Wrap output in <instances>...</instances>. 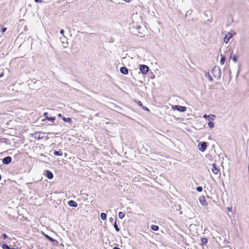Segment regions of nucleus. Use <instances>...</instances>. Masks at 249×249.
<instances>
[{"label":"nucleus","mask_w":249,"mask_h":249,"mask_svg":"<svg viewBox=\"0 0 249 249\" xmlns=\"http://www.w3.org/2000/svg\"><path fill=\"white\" fill-rule=\"evenodd\" d=\"M129 29L131 33L134 35L137 36H140L141 37L143 36L142 35L143 33L142 32V28L140 25H137L136 26L132 25L130 27H129Z\"/></svg>","instance_id":"1"},{"label":"nucleus","mask_w":249,"mask_h":249,"mask_svg":"<svg viewBox=\"0 0 249 249\" xmlns=\"http://www.w3.org/2000/svg\"><path fill=\"white\" fill-rule=\"evenodd\" d=\"M212 72L213 76L215 78L218 79L220 78L221 71L219 67L217 66L214 67L212 70Z\"/></svg>","instance_id":"2"},{"label":"nucleus","mask_w":249,"mask_h":249,"mask_svg":"<svg viewBox=\"0 0 249 249\" xmlns=\"http://www.w3.org/2000/svg\"><path fill=\"white\" fill-rule=\"evenodd\" d=\"M207 146V143L206 142H200L198 145L199 150L201 152L205 151Z\"/></svg>","instance_id":"3"},{"label":"nucleus","mask_w":249,"mask_h":249,"mask_svg":"<svg viewBox=\"0 0 249 249\" xmlns=\"http://www.w3.org/2000/svg\"><path fill=\"white\" fill-rule=\"evenodd\" d=\"M140 70L143 74H146L149 70V67L145 65H141L140 66Z\"/></svg>","instance_id":"4"},{"label":"nucleus","mask_w":249,"mask_h":249,"mask_svg":"<svg viewBox=\"0 0 249 249\" xmlns=\"http://www.w3.org/2000/svg\"><path fill=\"white\" fill-rule=\"evenodd\" d=\"M173 109H176L180 112H183L186 110V107L183 106H174L173 107Z\"/></svg>","instance_id":"5"},{"label":"nucleus","mask_w":249,"mask_h":249,"mask_svg":"<svg viewBox=\"0 0 249 249\" xmlns=\"http://www.w3.org/2000/svg\"><path fill=\"white\" fill-rule=\"evenodd\" d=\"M44 175L49 179H52L53 177V174L49 170H45Z\"/></svg>","instance_id":"6"},{"label":"nucleus","mask_w":249,"mask_h":249,"mask_svg":"<svg viewBox=\"0 0 249 249\" xmlns=\"http://www.w3.org/2000/svg\"><path fill=\"white\" fill-rule=\"evenodd\" d=\"M12 161V158L10 156H7L2 159V163L4 164H8Z\"/></svg>","instance_id":"7"},{"label":"nucleus","mask_w":249,"mask_h":249,"mask_svg":"<svg viewBox=\"0 0 249 249\" xmlns=\"http://www.w3.org/2000/svg\"><path fill=\"white\" fill-rule=\"evenodd\" d=\"M232 35L231 33H230V32H228L227 34L225 35V36L224 38V41L226 43H227L230 39L231 38Z\"/></svg>","instance_id":"8"},{"label":"nucleus","mask_w":249,"mask_h":249,"mask_svg":"<svg viewBox=\"0 0 249 249\" xmlns=\"http://www.w3.org/2000/svg\"><path fill=\"white\" fill-rule=\"evenodd\" d=\"M44 133L42 132H37L35 133V138L36 139H42L44 137Z\"/></svg>","instance_id":"9"},{"label":"nucleus","mask_w":249,"mask_h":249,"mask_svg":"<svg viewBox=\"0 0 249 249\" xmlns=\"http://www.w3.org/2000/svg\"><path fill=\"white\" fill-rule=\"evenodd\" d=\"M212 166H213V169H212L213 172V174H214L215 175H217L219 172V169L217 167L216 164L213 163L212 164Z\"/></svg>","instance_id":"10"},{"label":"nucleus","mask_w":249,"mask_h":249,"mask_svg":"<svg viewBox=\"0 0 249 249\" xmlns=\"http://www.w3.org/2000/svg\"><path fill=\"white\" fill-rule=\"evenodd\" d=\"M199 202L201 203V204L203 206H206L207 205V202L205 200V198L204 196H201L199 198Z\"/></svg>","instance_id":"11"},{"label":"nucleus","mask_w":249,"mask_h":249,"mask_svg":"<svg viewBox=\"0 0 249 249\" xmlns=\"http://www.w3.org/2000/svg\"><path fill=\"white\" fill-rule=\"evenodd\" d=\"M58 117L62 118L63 120L65 122L71 123V118H69V117L66 118V117H63L62 114L60 113L58 114Z\"/></svg>","instance_id":"12"},{"label":"nucleus","mask_w":249,"mask_h":249,"mask_svg":"<svg viewBox=\"0 0 249 249\" xmlns=\"http://www.w3.org/2000/svg\"><path fill=\"white\" fill-rule=\"evenodd\" d=\"M68 205L72 207H76L77 206V203L73 200H70L68 202Z\"/></svg>","instance_id":"13"},{"label":"nucleus","mask_w":249,"mask_h":249,"mask_svg":"<svg viewBox=\"0 0 249 249\" xmlns=\"http://www.w3.org/2000/svg\"><path fill=\"white\" fill-rule=\"evenodd\" d=\"M44 236L47 239H48L51 242H53L56 241L54 239H53V238L49 236L48 234H44Z\"/></svg>","instance_id":"14"},{"label":"nucleus","mask_w":249,"mask_h":249,"mask_svg":"<svg viewBox=\"0 0 249 249\" xmlns=\"http://www.w3.org/2000/svg\"><path fill=\"white\" fill-rule=\"evenodd\" d=\"M53 154L55 156H61L62 155V152L61 151H54Z\"/></svg>","instance_id":"15"},{"label":"nucleus","mask_w":249,"mask_h":249,"mask_svg":"<svg viewBox=\"0 0 249 249\" xmlns=\"http://www.w3.org/2000/svg\"><path fill=\"white\" fill-rule=\"evenodd\" d=\"M2 249H16L13 248H10L8 245L6 244H4L2 246Z\"/></svg>","instance_id":"16"},{"label":"nucleus","mask_w":249,"mask_h":249,"mask_svg":"<svg viewBox=\"0 0 249 249\" xmlns=\"http://www.w3.org/2000/svg\"><path fill=\"white\" fill-rule=\"evenodd\" d=\"M221 59H220V63L221 65H223L225 63V57L224 56V55H222V54H221Z\"/></svg>","instance_id":"17"},{"label":"nucleus","mask_w":249,"mask_h":249,"mask_svg":"<svg viewBox=\"0 0 249 249\" xmlns=\"http://www.w3.org/2000/svg\"><path fill=\"white\" fill-rule=\"evenodd\" d=\"M101 218L103 220H105L107 218V214L106 213H101Z\"/></svg>","instance_id":"18"},{"label":"nucleus","mask_w":249,"mask_h":249,"mask_svg":"<svg viewBox=\"0 0 249 249\" xmlns=\"http://www.w3.org/2000/svg\"><path fill=\"white\" fill-rule=\"evenodd\" d=\"M151 229L154 231H157L159 230V227L157 225H152Z\"/></svg>","instance_id":"19"},{"label":"nucleus","mask_w":249,"mask_h":249,"mask_svg":"<svg viewBox=\"0 0 249 249\" xmlns=\"http://www.w3.org/2000/svg\"><path fill=\"white\" fill-rule=\"evenodd\" d=\"M201 241L202 245H203L204 244H206L208 242V240L206 238H202L201 239Z\"/></svg>","instance_id":"20"},{"label":"nucleus","mask_w":249,"mask_h":249,"mask_svg":"<svg viewBox=\"0 0 249 249\" xmlns=\"http://www.w3.org/2000/svg\"><path fill=\"white\" fill-rule=\"evenodd\" d=\"M205 76L207 77L210 81H213L212 77L211 76L209 73H206Z\"/></svg>","instance_id":"21"},{"label":"nucleus","mask_w":249,"mask_h":249,"mask_svg":"<svg viewBox=\"0 0 249 249\" xmlns=\"http://www.w3.org/2000/svg\"><path fill=\"white\" fill-rule=\"evenodd\" d=\"M46 119L48 121H52L53 122L55 120V117H46Z\"/></svg>","instance_id":"22"},{"label":"nucleus","mask_w":249,"mask_h":249,"mask_svg":"<svg viewBox=\"0 0 249 249\" xmlns=\"http://www.w3.org/2000/svg\"><path fill=\"white\" fill-rule=\"evenodd\" d=\"M208 125L209 127L212 128L214 127V123L212 121H210L208 122Z\"/></svg>","instance_id":"23"},{"label":"nucleus","mask_w":249,"mask_h":249,"mask_svg":"<svg viewBox=\"0 0 249 249\" xmlns=\"http://www.w3.org/2000/svg\"><path fill=\"white\" fill-rule=\"evenodd\" d=\"M208 120H213L214 118L215 117V116L214 115L210 114L208 115Z\"/></svg>","instance_id":"24"},{"label":"nucleus","mask_w":249,"mask_h":249,"mask_svg":"<svg viewBox=\"0 0 249 249\" xmlns=\"http://www.w3.org/2000/svg\"><path fill=\"white\" fill-rule=\"evenodd\" d=\"M119 216L120 218H123L124 217V213L123 212H120L119 213Z\"/></svg>","instance_id":"25"},{"label":"nucleus","mask_w":249,"mask_h":249,"mask_svg":"<svg viewBox=\"0 0 249 249\" xmlns=\"http://www.w3.org/2000/svg\"><path fill=\"white\" fill-rule=\"evenodd\" d=\"M114 228H115V229L116 231H120V229L118 228V225H117L116 221H115V223L114 224Z\"/></svg>","instance_id":"26"},{"label":"nucleus","mask_w":249,"mask_h":249,"mask_svg":"<svg viewBox=\"0 0 249 249\" xmlns=\"http://www.w3.org/2000/svg\"><path fill=\"white\" fill-rule=\"evenodd\" d=\"M202 187H201V186H198L196 187V190L197 191L199 192H201L202 191Z\"/></svg>","instance_id":"27"},{"label":"nucleus","mask_w":249,"mask_h":249,"mask_svg":"<svg viewBox=\"0 0 249 249\" xmlns=\"http://www.w3.org/2000/svg\"><path fill=\"white\" fill-rule=\"evenodd\" d=\"M120 72L123 74H124V67H122L120 68Z\"/></svg>","instance_id":"28"},{"label":"nucleus","mask_w":249,"mask_h":249,"mask_svg":"<svg viewBox=\"0 0 249 249\" xmlns=\"http://www.w3.org/2000/svg\"><path fill=\"white\" fill-rule=\"evenodd\" d=\"M232 60H233L234 62H237V58L236 56L234 55V56L232 57Z\"/></svg>","instance_id":"29"},{"label":"nucleus","mask_w":249,"mask_h":249,"mask_svg":"<svg viewBox=\"0 0 249 249\" xmlns=\"http://www.w3.org/2000/svg\"><path fill=\"white\" fill-rule=\"evenodd\" d=\"M2 236L3 237V239H6L8 237V236L7 235L6 233H4L2 235Z\"/></svg>","instance_id":"30"},{"label":"nucleus","mask_w":249,"mask_h":249,"mask_svg":"<svg viewBox=\"0 0 249 249\" xmlns=\"http://www.w3.org/2000/svg\"><path fill=\"white\" fill-rule=\"evenodd\" d=\"M142 108L143 109V110H146V111H149V109L147 107H146L145 106H142Z\"/></svg>","instance_id":"31"},{"label":"nucleus","mask_w":249,"mask_h":249,"mask_svg":"<svg viewBox=\"0 0 249 249\" xmlns=\"http://www.w3.org/2000/svg\"><path fill=\"white\" fill-rule=\"evenodd\" d=\"M138 104L139 105V106L140 107H142V102H141V101H139L138 102Z\"/></svg>","instance_id":"32"},{"label":"nucleus","mask_w":249,"mask_h":249,"mask_svg":"<svg viewBox=\"0 0 249 249\" xmlns=\"http://www.w3.org/2000/svg\"><path fill=\"white\" fill-rule=\"evenodd\" d=\"M208 117H209V116H208V115H207V114H204V116H203V117H204V118H205L206 119H208Z\"/></svg>","instance_id":"33"},{"label":"nucleus","mask_w":249,"mask_h":249,"mask_svg":"<svg viewBox=\"0 0 249 249\" xmlns=\"http://www.w3.org/2000/svg\"><path fill=\"white\" fill-rule=\"evenodd\" d=\"M48 112H44L43 114V115H44V116H45L46 118V117H48Z\"/></svg>","instance_id":"34"},{"label":"nucleus","mask_w":249,"mask_h":249,"mask_svg":"<svg viewBox=\"0 0 249 249\" xmlns=\"http://www.w3.org/2000/svg\"><path fill=\"white\" fill-rule=\"evenodd\" d=\"M60 33L61 34H62V35H63V34H64V30L61 29V30H60Z\"/></svg>","instance_id":"35"},{"label":"nucleus","mask_w":249,"mask_h":249,"mask_svg":"<svg viewBox=\"0 0 249 249\" xmlns=\"http://www.w3.org/2000/svg\"><path fill=\"white\" fill-rule=\"evenodd\" d=\"M128 73V69L125 67V75L127 74Z\"/></svg>","instance_id":"36"},{"label":"nucleus","mask_w":249,"mask_h":249,"mask_svg":"<svg viewBox=\"0 0 249 249\" xmlns=\"http://www.w3.org/2000/svg\"><path fill=\"white\" fill-rule=\"evenodd\" d=\"M109 220L110 222H112L113 221L114 219H113V218L110 217Z\"/></svg>","instance_id":"37"},{"label":"nucleus","mask_w":249,"mask_h":249,"mask_svg":"<svg viewBox=\"0 0 249 249\" xmlns=\"http://www.w3.org/2000/svg\"><path fill=\"white\" fill-rule=\"evenodd\" d=\"M228 211L229 212H231L232 211V209L231 208H230V207H228V209H227Z\"/></svg>","instance_id":"38"},{"label":"nucleus","mask_w":249,"mask_h":249,"mask_svg":"<svg viewBox=\"0 0 249 249\" xmlns=\"http://www.w3.org/2000/svg\"><path fill=\"white\" fill-rule=\"evenodd\" d=\"M35 1L36 2H41L42 1V0H35Z\"/></svg>","instance_id":"39"},{"label":"nucleus","mask_w":249,"mask_h":249,"mask_svg":"<svg viewBox=\"0 0 249 249\" xmlns=\"http://www.w3.org/2000/svg\"><path fill=\"white\" fill-rule=\"evenodd\" d=\"M6 28H2V31L3 32H5L6 31Z\"/></svg>","instance_id":"40"},{"label":"nucleus","mask_w":249,"mask_h":249,"mask_svg":"<svg viewBox=\"0 0 249 249\" xmlns=\"http://www.w3.org/2000/svg\"><path fill=\"white\" fill-rule=\"evenodd\" d=\"M131 0H125V2H129L131 1Z\"/></svg>","instance_id":"41"},{"label":"nucleus","mask_w":249,"mask_h":249,"mask_svg":"<svg viewBox=\"0 0 249 249\" xmlns=\"http://www.w3.org/2000/svg\"><path fill=\"white\" fill-rule=\"evenodd\" d=\"M3 75V73H2L1 74H0V77H1Z\"/></svg>","instance_id":"42"},{"label":"nucleus","mask_w":249,"mask_h":249,"mask_svg":"<svg viewBox=\"0 0 249 249\" xmlns=\"http://www.w3.org/2000/svg\"><path fill=\"white\" fill-rule=\"evenodd\" d=\"M230 48H229V49H228V51H230Z\"/></svg>","instance_id":"43"}]
</instances>
